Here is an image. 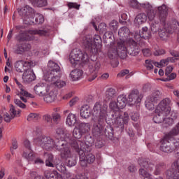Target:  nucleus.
Instances as JSON below:
<instances>
[{
	"label": "nucleus",
	"mask_w": 179,
	"mask_h": 179,
	"mask_svg": "<svg viewBox=\"0 0 179 179\" xmlns=\"http://www.w3.org/2000/svg\"><path fill=\"white\" fill-rule=\"evenodd\" d=\"M31 2L35 6H38V8L47 6V0H31Z\"/></svg>",
	"instance_id": "45"
},
{
	"label": "nucleus",
	"mask_w": 179,
	"mask_h": 179,
	"mask_svg": "<svg viewBox=\"0 0 179 179\" xmlns=\"http://www.w3.org/2000/svg\"><path fill=\"white\" fill-rule=\"evenodd\" d=\"M48 71L44 75V80H52L53 79H58L59 78V75L61 73V68L58 65V64L54 62L53 61H49L48 64Z\"/></svg>",
	"instance_id": "6"
},
{
	"label": "nucleus",
	"mask_w": 179,
	"mask_h": 179,
	"mask_svg": "<svg viewBox=\"0 0 179 179\" xmlns=\"http://www.w3.org/2000/svg\"><path fill=\"white\" fill-rule=\"evenodd\" d=\"M69 59L71 65L76 66L79 61L87 62V61H89V55H87L86 52H83L82 50L79 49H73L70 53Z\"/></svg>",
	"instance_id": "7"
},
{
	"label": "nucleus",
	"mask_w": 179,
	"mask_h": 179,
	"mask_svg": "<svg viewBox=\"0 0 179 179\" xmlns=\"http://www.w3.org/2000/svg\"><path fill=\"white\" fill-rule=\"evenodd\" d=\"M138 164L140 167L145 169L148 171H153V169H155V164L149 159H140L138 161Z\"/></svg>",
	"instance_id": "23"
},
{
	"label": "nucleus",
	"mask_w": 179,
	"mask_h": 179,
	"mask_svg": "<svg viewBox=\"0 0 179 179\" xmlns=\"http://www.w3.org/2000/svg\"><path fill=\"white\" fill-rule=\"evenodd\" d=\"M155 64V62L152 60L147 59L145 60V67L148 71H152L153 69V65Z\"/></svg>",
	"instance_id": "53"
},
{
	"label": "nucleus",
	"mask_w": 179,
	"mask_h": 179,
	"mask_svg": "<svg viewBox=\"0 0 179 179\" xmlns=\"http://www.w3.org/2000/svg\"><path fill=\"white\" fill-rule=\"evenodd\" d=\"M78 128L80 129L81 134L85 135V134H87L90 131L91 126L90 123L82 122L78 124Z\"/></svg>",
	"instance_id": "34"
},
{
	"label": "nucleus",
	"mask_w": 179,
	"mask_h": 179,
	"mask_svg": "<svg viewBox=\"0 0 179 179\" xmlns=\"http://www.w3.org/2000/svg\"><path fill=\"white\" fill-rule=\"evenodd\" d=\"M38 145H40L45 150L50 152L52 150H57L62 152V150L68 144L66 141L64 140L54 141L51 137H47L45 136H40L36 138Z\"/></svg>",
	"instance_id": "1"
},
{
	"label": "nucleus",
	"mask_w": 179,
	"mask_h": 179,
	"mask_svg": "<svg viewBox=\"0 0 179 179\" xmlns=\"http://www.w3.org/2000/svg\"><path fill=\"white\" fill-rule=\"evenodd\" d=\"M118 36L121 37L120 41H124L127 44V42L125 41V38L129 36V29L127 27H121L118 31Z\"/></svg>",
	"instance_id": "30"
},
{
	"label": "nucleus",
	"mask_w": 179,
	"mask_h": 179,
	"mask_svg": "<svg viewBox=\"0 0 179 179\" xmlns=\"http://www.w3.org/2000/svg\"><path fill=\"white\" fill-rule=\"evenodd\" d=\"M66 122L69 127H73V125L76 124V115L75 114L70 113L67 116Z\"/></svg>",
	"instance_id": "37"
},
{
	"label": "nucleus",
	"mask_w": 179,
	"mask_h": 179,
	"mask_svg": "<svg viewBox=\"0 0 179 179\" xmlns=\"http://www.w3.org/2000/svg\"><path fill=\"white\" fill-rule=\"evenodd\" d=\"M127 41L130 45V48L128 50L129 55H131V57H136V55L141 52L139 46H138V43L132 38H129Z\"/></svg>",
	"instance_id": "16"
},
{
	"label": "nucleus",
	"mask_w": 179,
	"mask_h": 179,
	"mask_svg": "<svg viewBox=\"0 0 179 179\" xmlns=\"http://www.w3.org/2000/svg\"><path fill=\"white\" fill-rule=\"evenodd\" d=\"M80 164L82 167H86L87 164L94 163L96 160V157L92 153H89L86 150H83L80 152Z\"/></svg>",
	"instance_id": "10"
},
{
	"label": "nucleus",
	"mask_w": 179,
	"mask_h": 179,
	"mask_svg": "<svg viewBox=\"0 0 179 179\" xmlns=\"http://www.w3.org/2000/svg\"><path fill=\"white\" fill-rule=\"evenodd\" d=\"M52 117L54 122H55L56 124H58V122L61 121V115H59V113H52Z\"/></svg>",
	"instance_id": "56"
},
{
	"label": "nucleus",
	"mask_w": 179,
	"mask_h": 179,
	"mask_svg": "<svg viewBox=\"0 0 179 179\" xmlns=\"http://www.w3.org/2000/svg\"><path fill=\"white\" fill-rule=\"evenodd\" d=\"M28 34H38V36H47V34H48V31L44 29H34L28 31Z\"/></svg>",
	"instance_id": "40"
},
{
	"label": "nucleus",
	"mask_w": 179,
	"mask_h": 179,
	"mask_svg": "<svg viewBox=\"0 0 179 179\" xmlns=\"http://www.w3.org/2000/svg\"><path fill=\"white\" fill-rule=\"evenodd\" d=\"M107 108L108 106L106 104L101 105V103L96 102L93 108V120H97L98 122H104L107 117Z\"/></svg>",
	"instance_id": "5"
},
{
	"label": "nucleus",
	"mask_w": 179,
	"mask_h": 179,
	"mask_svg": "<svg viewBox=\"0 0 179 179\" xmlns=\"http://www.w3.org/2000/svg\"><path fill=\"white\" fill-rule=\"evenodd\" d=\"M20 96H24L25 97H31V99H33L34 96L33 94L27 92V91L24 90L23 89V87L20 88Z\"/></svg>",
	"instance_id": "51"
},
{
	"label": "nucleus",
	"mask_w": 179,
	"mask_h": 179,
	"mask_svg": "<svg viewBox=\"0 0 179 179\" xmlns=\"http://www.w3.org/2000/svg\"><path fill=\"white\" fill-rule=\"evenodd\" d=\"M41 117L39 114L37 113H30L27 120V121H38L40 120Z\"/></svg>",
	"instance_id": "47"
},
{
	"label": "nucleus",
	"mask_w": 179,
	"mask_h": 179,
	"mask_svg": "<svg viewBox=\"0 0 179 179\" xmlns=\"http://www.w3.org/2000/svg\"><path fill=\"white\" fill-rule=\"evenodd\" d=\"M169 29V31L171 33H179V22L177 20H173L171 24L167 27Z\"/></svg>",
	"instance_id": "35"
},
{
	"label": "nucleus",
	"mask_w": 179,
	"mask_h": 179,
	"mask_svg": "<svg viewBox=\"0 0 179 179\" xmlns=\"http://www.w3.org/2000/svg\"><path fill=\"white\" fill-rule=\"evenodd\" d=\"M10 116H11V118H15L16 117V115H17V111L16 110V109H15V106H13V105L10 106Z\"/></svg>",
	"instance_id": "57"
},
{
	"label": "nucleus",
	"mask_w": 179,
	"mask_h": 179,
	"mask_svg": "<svg viewBox=\"0 0 179 179\" xmlns=\"http://www.w3.org/2000/svg\"><path fill=\"white\" fill-rule=\"evenodd\" d=\"M34 92H35L36 94H38V96H45V93H47V86L44 83L37 84L34 87Z\"/></svg>",
	"instance_id": "24"
},
{
	"label": "nucleus",
	"mask_w": 179,
	"mask_h": 179,
	"mask_svg": "<svg viewBox=\"0 0 179 179\" xmlns=\"http://www.w3.org/2000/svg\"><path fill=\"white\" fill-rule=\"evenodd\" d=\"M147 15L149 20L152 22V20H154L155 17H156V10H151L150 11H148Z\"/></svg>",
	"instance_id": "54"
},
{
	"label": "nucleus",
	"mask_w": 179,
	"mask_h": 179,
	"mask_svg": "<svg viewBox=\"0 0 179 179\" xmlns=\"http://www.w3.org/2000/svg\"><path fill=\"white\" fill-rule=\"evenodd\" d=\"M143 97L138 90H133L129 94L127 101L133 105L139 104L142 101Z\"/></svg>",
	"instance_id": "15"
},
{
	"label": "nucleus",
	"mask_w": 179,
	"mask_h": 179,
	"mask_svg": "<svg viewBox=\"0 0 179 179\" xmlns=\"http://www.w3.org/2000/svg\"><path fill=\"white\" fill-rule=\"evenodd\" d=\"M80 115L85 120L89 118V117L92 115V110H90V107H89L87 105L83 106L80 110Z\"/></svg>",
	"instance_id": "28"
},
{
	"label": "nucleus",
	"mask_w": 179,
	"mask_h": 179,
	"mask_svg": "<svg viewBox=\"0 0 179 179\" xmlns=\"http://www.w3.org/2000/svg\"><path fill=\"white\" fill-rule=\"evenodd\" d=\"M117 90L113 87L108 88L105 92V101H113L117 97Z\"/></svg>",
	"instance_id": "22"
},
{
	"label": "nucleus",
	"mask_w": 179,
	"mask_h": 179,
	"mask_svg": "<svg viewBox=\"0 0 179 179\" xmlns=\"http://www.w3.org/2000/svg\"><path fill=\"white\" fill-rule=\"evenodd\" d=\"M18 13L25 22V24H34V9L33 8L27 5L18 10Z\"/></svg>",
	"instance_id": "8"
},
{
	"label": "nucleus",
	"mask_w": 179,
	"mask_h": 179,
	"mask_svg": "<svg viewBox=\"0 0 179 179\" xmlns=\"http://www.w3.org/2000/svg\"><path fill=\"white\" fill-rule=\"evenodd\" d=\"M36 79V74L34 71L32 70L31 67H28L25 69L23 74H22V80L24 82L27 83H30L33 82Z\"/></svg>",
	"instance_id": "18"
},
{
	"label": "nucleus",
	"mask_w": 179,
	"mask_h": 179,
	"mask_svg": "<svg viewBox=\"0 0 179 179\" xmlns=\"http://www.w3.org/2000/svg\"><path fill=\"white\" fill-rule=\"evenodd\" d=\"M56 169L60 173H64V171H66V168L65 167V165L63 163L57 164L56 165Z\"/></svg>",
	"instance_id": "58"
},
{
	"label": "nucleus",
	"mask_w": 179,
	"mask_h": 179,
	"mask_svg": "<svg viewBox=\"0 0 179 179\" xmlns=\"http://www.w3.org/2000/svg\"><path fill=\"white\" fill-rule=\"evenodd\" d=\"M170 99L166 98L159 103L158 106L155 109V115L152 119L155 124H160L163 122L164 115L170 113L171 110L170 108Z\"/></svg>",
	"instance_id": "3"
},
{
	"label": "nucleus",
	"mask_w": 179,
	"mask_h": 179,
	"mask_svg": "<svg viewBox=\"0 0 179 179\" xmlns=\"http://www.w3.org/2000/svg\"><path fill=\"white\" fill-rule=\"evenodd\" d=\"M14 103L17 107H20V108H26V104L23 103L20 99H14Z\"/></svg>",
	"instance_id": "60"
},
{
	"label": "nucleus",
	"mask_w": 179,
	"mask_h": 179,
	"mask_svg": "<svg viewBox=\"0 0 179 179\" xmlns=\"http://www.w3.org/2000/svg\"><path fill=\"white\" fill-rule=\"evenodd\" d=\"M130 116L132 121L136 122L139 120V113H138L137 112H131Z\"/></svg>",
	"instance_id": "63"
},
{
	"label": "nucleus",
	"mask_w": 179,
	"mask_h": 179,
	"mask_svg": "<svg viewBox=\"0 0 179 179\" xmlns=\"http://www.w3.org/2000/svg\"><path fill=\"white\" fill-rule=\"evenodd\" d=\"M66 143H67L69 148L71 146L78 155H80V152L85 150V148H83V142L79 140H70L69 143L66 142Z\"/></svg>",
	"instance_id": "19"
},
{
	"label": "nucleus",
	"mask_w": 179,
	"mask_h": 179,
	"mask_svg": "<svg viewBox=\"0 0 179 179\" xmlns=\"http://www.w3.org/2000/svg\"><path fill=\"white\" fill-rule=\"evenodd\" d=\"M117 101L118 108H120V110H122V108H125V107L127 106V102L128 101V100L127 99V96L120 95L117 97Z\"/></svg>",
	"instance_id": "32"
},
{
	"label": "nucleus",
	"mask_w": 179,
	"mask_h": 179,
	"mask_svg": "<svg viewBox=\"0 0 179 179\" xmlns=\"http://www.w3.org/2000/svg\"><path fill=\"white\" fill-rule=\"evenodd\" d=\"M44 23V16L39 15L35 18V24H43Z\"/></svg>",
	"instance_id": "55"
},
{
	"label": "nucleus",
	"mask_w": 179,
	"mask_h": 179,
	"mask_svg": "<svg viewBox=\"0 0 179 179\" xmlns=\"http://www.w3.org/2000/svg\"><path fill=\"white\" fill-rule=\"evenodd\" d=\"M105 136L108 139H113L114 138V129L112 127L109 126L105 129Z\"/></svg>",
	"instance_id": "42"
},
{
	"label": "nucleus",
	"mask_w": 179,
	"mask_h": 179,
	"mask_svg": "<svg viewBox=\"0 0 179 179\" xmlns=\"http://www.w3.org/2000/svg\"><path fill=\"white\" fill-rule=\"evenodd\" d=\"M30 50H31V45L28 43H23L17 48L15 50V54L22 55L24 54V52L30 51Z\"/></svg>",
	"instance_id": "27"
},
{
	"label": "nucleus",
	"mask_w": 179,
	"mask_h": 179,
	"mask_svg": "<svg viewBox=\"0 0 179 179\" xmlns=\"http://www.w3.org/2000/svg\"><path fill=\"white\" fill-rule=\"evenodd\" d=\"M60 155L62 159H66V164L69 167H73V166L76 165V156L72 154V151L68 144H66Z\"/></svg>",
	"instance_id": "9"
},
{
	"label": "nucleus",
	"mask_w": 179,
	"mask_h": 179,
	"mask_svg": "<svg viewBox=\"0 0 179 179\" xmlns=\"http://www.w3.org/2000/svg\"><path fill=\"white\" fill-rule=\"evenodd\" d=\"M94 121V124L92 128V134L94 136H99V135H101L103 134L104 127H103L102 123L104 122H99L97 119H93Z\"/></svg>",
	"instance_id": "21"
},
{
	"label": "nucleus",
	"mask_w": 179,
	"mask_h": 179,
	"mask_svg": "<svg viewBox=\"0 0 179 179\" xmlns=\"http://www.w3.org/2000/svg\"><path fill=\"white\" fill-rule=\"evenodd\" d=\"M139 175L143 177V179H153L152 175L144 169H140L138 171Z\"/></svg>",
	"instance_id": "43"
},
{
	"label": "nucleus",
	"mask_w": 179,
	"mask_h": 179,
	"mask_svg": "<svg viewBox=\"0 0 179 179\" xmlns=\"http://www.w3.org/2000/svg\"><path fill=\"white\" fill-rule=\"evenodd\" d=\"M45 177L48 179H58V172L56 171H53L52 172H50V171H46L44 173Z\"/></svg>",
	"instance_id": "41"
},
{
	"label": "nucleus",
	"mask_w": 179,
	"mask_h": 179,
	"mask_svg": "<svg viewBox=\"0 0 179 179\" xmlns=\"http://www.w3.org/2000/svg\"><path fill=\"white\" fill-rule=\"evenodd\" d=\"M150 28L152 33H157L159 31V23L152 22Z\"/></svg>",
	"instance_id": "59"
},
{
	"label": "nucleus",
	"mask_w": 179,
	"mask_h": 179,
	"mask_svg": "<svg viewBox=\"0 0 179 179\" xmlns=\"http://www.w3.org/2000/svg\"><path fill=\"white\" fill-rule=\"evenodd\" d=\"M167 166L164 162H160L155 165V169L154 171L155 176H160L162 174V171H164L166 170Z\"/></svg>",
	"instance_id": "33"
},
{
	"label": "nucleus",
	"mask_w": 179,
	"mask_h": 179,
	"mask_svg": "<svg viewBox=\"0 0 179 179\" xmlns=\"http://www.w3.org/2000/svg\"><path fill=\"white\" fill-rule=\"evenodd\" d=\"M109 107L110 108H111V110H113L114 111H117V110L120 109L118 108V102L116 103L115 101L110 102Z\"/></svg>",
	"instance_id": "62"
},
{
	"label": "nucleus",
	"mask_w": 179,
	"mask_h": 179,
	"mask_svg": "<svg viewBox=\"0 0 179 179\" xmlns=\"http://www.w3.org/2000/svg\"><path fill=\"white\" fill-rule=\"evenodd\" d=\"M83 135V134H82V131H80L78 127L74 128L73 131V136H74V138H76V139H80Z\"/></svg>",
	"instance_id": "50"
},
{
	"label": "nucleus",
	"mask_w": 179,
	"mask_h": 179,
	"mask_svg": "<svg viewBox=\"0 0 179 179\" xmlns=\"http://www.w3.org/2000/svg\"><path fill=\"white\" fill-rule=\"evenodd\" d=\"M109 27L110 30L115 31L118 29V22L112 20L109 24Z\"/></svg>",
	"instance_id": "52"
},
{
	"label": "nucleus",
	"mask_w": 179,
	"mask_h": 179,
	"mask_svg": "<svg viewBox=\"0 0 179 179\" xmlns=\"http://www.w3.org/2000/svg\"><path fill=\"white\" fill-rule=\"evenodd\" d=\"M159 97H160V92L157 91L148 96L145 101V107L148 110H155V105L157 104L159 101Z\"/></svg>",
	"instance_id": "14"
},
{
	"label": "nucleus",
	"mask_w": 179,
	"mask_h": 179,
	"mask_svg": "<svg viewBox=\"0 0 179 179\" xmlns=\"http://www.w3.org/2000/svg\"><path fill=\"white\" fill-rule=\"evenodd\" d=\"M129 121V115L128 113H124V116L120 114V112L117 113V117H115L114 120V126L115 128H120L121 131H124V125H127Z\"/></svg>",
	"instance_id": "12"
},
{
	"label": "nucleus",
	"mask_w": 179,
	"mask_h": 179,
	"mask_svg": "<svg viewBox=\"0 0 179 179\" xmlns=\"http://www.w3.org/2000/svg\"><path fill=\"white\" fill-rule=\"evenodd\" d=\"M61 74L59 75L58 78H52V80H45V82H48V83H50L51 85H54L55 86H57L59 89H62V87H64V86H66V83L65 81H62L61 80Z\"/></svg>",
	"instance_id": "25"
},
{
	"label": "nucleus",
	"mask_w": 179,
	"mask_h": 179,
	"mask_svg": "<svg viewBox=\"0 0 179 179\" xmlns=\"http://www.w3.org/2000/svg\"><path fill=\"white\" fill-rule=\"evenodd\" d=\"M158 12L159 22L161 24L164 26V27L158 30V34L162 40H167V38H169V35L170 34V33H171L170 31V28H168L167 24H166V20H167V15L169 13V9H167V6L163 4L162 6L158 7Z\"/></svg>",
	"instance_id": "2"
},
{
	"label": "nucleus",
	"mask_w": 179,
	"mask_h": 179,
	"mask_svg": "<svg viewBox=\"0 0 179 179\" xmlns=\"http://www.w3.org/2000/svg\"><path fill=\"white\" fill-rule=\"evenodd\" d=\"M163 122V127L164 128H167L169 127H171V125H173V124H174V120H173V118L171 117H167V118H164V120H162Z\"/></svg>",
	"instance_id": "46"
},
{
	"label": "nucleus",
	"mask_w": 179,
	"mask_h": 179,
	"mask_svg": "<svg viewBox=\"0 0 179 179\" xmlns=\"http://www.w3.org/2000/svg\"><path fill=\"white\" fill-rule=\"evenodd\" d=\"M153 54L155 57L164 55V54H166V50H164V49H157L153 52Z\"/></svg>",
	"instance_id": "61"
},
{
	"label": "nucleus",
	"mask_w": 179,
	"mask_h": 179,
	"mask_svg": "<svg viewBox=\"0 0 179 179\" xmlns=\"http://www.w3.org/2000/svg\"><path fill=\"white\" fill-rule=\"evenodd\" d=\"M66 134V129L64 127H59L56 129V133L54 135V138L57 141H62V136Z\"/></svg>",
	"instance_id": "29"
},
{
	"label": "nucleus",
	"mask_w": 179,
	"mask_h": 179,
	"mask_svg": "<svg viewBox=\"0 0 179 179\" xmlns=\"http://www.w3.org/2000/svg\"><path fill=\"white\" fill-rule=\"evenodd\" d=\"M93 38V44L95 45V47L97 48V52H100L101 48V37L100 36L96 35Z\"/></svg>",
	"instance_id": "38"
},
{
	"label": "nucleus",
	"mask_w": 179,
	"mask_h": 179,
	"mask_svg": "<svg viewBox=\"0 0 179 179\" xmlns=\"http://www.w3.org/2000/svg\"><path fill=\"white\" fill-rule=\"evenodd\" d=\"M58 92L55 90H51L48 94H45L44 101L46 103H54V101L57 99Z\"/></svg>",
	"instance_id": "26"
},
{
	"label": "nucleus",
	"mask_w": 179,
	"mask_h": 179,
	"mask_svg": "<svg viewBox=\"0 0 179 179\" xmlns=\"http://www.w3.org/2000/svg\"><path fill=\"white\" fill-rule=\"evenodd\" d=\"M135 38H149L150 37V33L148 31V27H143L142 31L139 35H136Z\"/></svg>",
	"instance_id": "39"
},
{
	"label": "nucleus",
	"mask_w": 179,
	"mask_h": 179,
	"mask_svg": "<svg viewBox=\"0 0 179 179\" xmlns=\"http://www.w3.org/2000/svg\"><path fill=\"white\" fill-rule=\"evenodd\" d=\"M117 48H110L108 52V57L110 59H114L119 57L122 59H125L128 57V48L127 44L124 41H120L117 43Z\"/></svg>",
	"instance_id": "4"
},
{
	"label": "nucleus",
	"mask_w": 179,
	"mask_h": 179,
	"mask_svg": "<svg viewBox=\"0 0 179 179\" xmlns=\"http://www.w3.org/2000/svg\"><path fill=\"white\" fill-rule=\"evenodd\" d=\"M52 162H54V155H52V154H48L45 160L46 166L48 167H54V164H52Z\"/></svg>",
	"instance_id": "44"
},
{
	"label": "nucleus",
	"mask_w": 179,
	"mask_h": 179,
	"mask_svg": "<svg viewBox=\"0 0 179 179\" xmlns=\"http://www.w3.org/2000/svg\"><path fill=\"white\" fill-rule=\"evenodd\" d=\"M17 40L20 43L22 41H27L29 40H31V38H29L28 34H20L17 36Z\"/></svg>",
	"instance_id": "48"
},
{
	"label": "nucleus",
	"mask_w": 179,
	"mask_h": 179,
	"mask_svg": "<svg viewBox=\"0 0 179 179\" xmlns=\"http://www.w3.org/2000/svg\"><path fill=\"white\" fill-rule=\"evenodd\" d=\"M34 65L33 62L29 61H20L16 62L15 64V69L17 72H24L28 68H31Z\"/></svg>",
	"instance_id": "17"
},
{
	"label": "nucleus",
	"mask_w": 179,
	"mask_h": 179,
	"mask_svg": "<svg viewBox=\"0 0 179 179\" xmlns=\"http://www.w3.org/2000/svg\"><path fill=\"white\" fill-rule=\"evenodd\" d=\"M83 75V71L80 69H74L70 73V76L73 81L79 80Z\"/></svg>",
	"instance_id": "31"
},
{
	"label": "nucleus",
	"mask_w": 179,
	"mask_h": 179,
	"mask_svg": "<svg viewBox=\"0 0 179 179\" xmlns=\"http://www.w3.org/2000/svg\"><path fill=\"white\" fill-rule=\"evenodd\" d=\"M100 62H92L89 65V82H92L97 78V73H99V69H100Z\"/></svg>",
	"instance_id": "13"
},
{
	"label": "nucleus",
	"mask_w": 179,
	"mask_h": 179,
	"mask_svg": "<svg viewBox=\"0 0 179 179\" xmlns=\"http://www.w3.org/2000/svg\"><path fill=\"white\" fill-rule=\"evenodd\" d=\"M43 118V121H45V122H47L48 124H51V122H52V117L50 116V115H44Z\"/></svg>",
	"instance_id": "64"
},
{
	"label": "nucleus",
	"mask_w": 179,
	"mask_h": 179,
	"mask_svg": "<svg viewBox=\"0 0 179 179\" xmlns=\"http://www.w3.org/2000/svg\"><path fill=\"white\" fill-rule=\"evenodd\" d=\"M92 25L94 29L97 31L99 29L101 30V31H106L107 30V27L106 26L105 23H101L99 25L97 28V25H96V23L92 22Z\"/></svg>",
	"instance_id": "49"
},
{
	"label": "nucleus",
	"mask_w": 179,
	"mask_h": 179,
	"mask_svg": "<svg viewBox=\"0 0 179 179\" xmlns=\"http://www.w3.org/2000/svg\"><path fill=\"white\" fill-rule=\"evenodd\" d=\"M93 145H94V138L90 134L85 136V143L83 142V149L85 152H91Z\"/></svg>",
	"instance_id": "20"
},
{
	"label": "nucleus",
	"mask_w": 179,
	"mask_h": 179,
	"mask_svg": "<svg viewBox=\"0 0 179 179\" xmlns=\"http://www.w3.org/2000/svg\"><path fill=\"white\" fill-rule=\"evenodd\" d=\"M82 45L87 51H90L92 55L97 54V48L93 43V37L92 36H87L83 38Z\"/></svg>",
	"instance_id": "11"
},
{
	"label": "nucleus",
	"mask_w": 179,
	"mask_h": 179,
	"mask_svg": "<svg viewBox=\"0 0 179 179\" xmlns=\"http://www.w3.org/2000/svg\"><path fill=\"white\" fill-rule=\"evenodd\" d=\"M146 20H148V15L145 13H140L136 17L135 23L142 24V23H145Z\"/></svg>",
	"instance_id": "36"
}]
</instances>
